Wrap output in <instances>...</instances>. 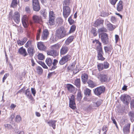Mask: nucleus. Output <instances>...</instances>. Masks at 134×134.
<instances>
[{
	"label": "nucleus",
	"mask_w": 134,
	"mask_h": 134,
	"mask_svg": "<svg viewBox=\"0 0 134 134\" xmlns=\"http://www.w3.org/2000/svg\"><path fill=\"white\" fill-rule=\"evenodd\" d=\"M8 16L9 20H13L17 24L20 22V15L17 11L15 12L13 14L11 11L9 12Z\"/></svg>",
	"instance_id": "nucleus-1"
},
{
	"label": "nucleus",
	"mask_w": 134,
	"mask_h": 134,
	"mask_svg": "<svg viewBox=\"0 0 134 134\" xmlns=\"http://www.w3.org/2000/svg\"><path fill=\"white\" fill-rule=\"evenodd\" d=\"M66 34V31L63 27H60L56 30V35L58 38L61 39L63 38Z\"/></svg>",
	"instance_id": "nucleus-2"
},
{
	"label": "nucleus",
	"mask_w": 134,
	"mask_h": 134,
	"mask_svg": "<svg viewBox=\"0 0 134 134\" xmlns=\"http://www.w3.org/2000/svg\"><path fill=\"white\" fill-rule=\"evenodd\" d=\"M105 88L103 86L97 87L93 90L94 94L96 95L99 96L104 93L105 91Z\"/></svg>",
	"instance_id": "nucleus-3"
},
{
	"label": "nucleus",
	"mask_w": 134,
	"mask_h": 134,
	"mask_svg": "<svg viewBox=\"0 0 134 134\" xmlns=\"http://www.w3.org/2000/svg\"><path fill=\"white\" fill-rule=\"evenodd\" d=\"M71 10L70 7L67 6H64L63 7V14L64 18L66 19L70 15Z\"/></svg>",
	"instance_id": "nucleus-4"
},
{
	"label": "nucleus",
	"mask_w": 134,
	"mask_h": 134,
	"mask_svg": "<svg viewBox=\"0 0 134 134\" xmlns=\"http://www.w3.org/2000/svg\"><path fill=\"white\" fill-rule=\"evenodd\" d=\"M69 106L72 109H75V97L73 94L71 95L70 97H69Z\"/></svg>",
	"instance_id": "nucleus-5"
},
{
	"label": "nucleus",
	"mask_w": 134,
	"mask_h": 134,
	"mask_svg": "<svg viewBox=\"0 0 134 134\" xmlns=\"http://www.w3.org/2000/svg\"><path fill=\"white\" fill-rule=\"evenodd\" d=\"M70 55L69 54L63 57L60 60L59 63L60 65L64 64L70 59Z\"/></svg>",
	"instance_id": "nucleus-6"
},
{
	"label": "nucleus",
	"mask_w": 134,
	"mask_h": 134,
	"mask_svg": "<svg viewBox=\"0 0 134 134\" xmlns=\"http://www.w3.org/2000/svg\"><path fill=\"white\" fill-rule=\"evenodd\" d=\"M32 6L33 9L36 11H38L40 9L38 0H32Z\"/></svg>",
	"instance_id": "nucleus-7"
},
{
	"label": "nucleus",
	"mask_w": 134,
	"mask_h": 134,
	"mask_svg": "<svg viewBox=\"0 0 134 134\" xmlns=\"http://www.w3.org/2000/svg\"><path fill=\"white\" fill-rule=\"evenodd\" d=\"M101 36L102 42L104 44H107L109 42V40L107 34L104 33H102Z\"/></svg>",
	"instance_id": "nucleus-8"
},
{
	"label": "nucleus",
	"mask_w": 134,
	"mask_h": 134,
	"mask_svg": "<svg viewBox=\"0 0 134 134\" xmlns=\"http://www.w3.org/2000/svg\"><path fill=\"white\" fill-rule=\"evenodd\" d=\"M120 99L124 103L128 104L129 102L130 98V96L127 94H124L121 96Z\"/></svg>",
	"instance_id": "nucleus-9"
},
{
	"label": "nucleus",
	"mask_w": 134,
	"mask_h": 134,
	"mask_svg": "<svg viewBox=\"0 0 134 134\" xmlns=\"http://www.w3.org/2000/svg\"><path fill=\"white\" fill-rule=\"evenodd\" d=\"M104 20L101 19H99L97 20L94 24V26L96 27H98L100 26L103 25Z\"/></svg>",
	"instance_id": "nucleus-10"
},
{
	"label": "nucleus",
	"mask_w": 134,
	"mask_h": 134,
	"mask_svg": "<svg viewBox=\"0 0 134 134\" xmlns=\"http://www.w3.org/2000/svg\"><path fill=\"white\" fill-rule=\"evenodd\" d=\"M69 49L68 46L66 45H63L62 46L60 50V54L61 55H64L66 54Z\"/></svg>",
	"instance_id": "nucleus-11"
},
{
	"label": "nucleus",
	"mask_w": 134,
	"mask_h": 134,
	"mask_svg": "<svg viewBox=\"0 0 134 134\" xmlns=\"http://www.w3.org/2000/svg\"><path fill=\"white\" fill-rule=\"evenodd\" d=\"M97 54L98 59L99 60L102 61L104 60L105 58L103 57V55L104 53L103 52L102 49H99L97 50Z\"/></svg>",
	"instance_id": "nucleus-12"
},
{
	"label": "nucleus",
	"mask_w": 134,
	"mask_h": 134,
	"mask_svg": "<svg viewBox=\"0 0 134 134\" xmlns=\"http://www.w3.org/2000/svg\"><path fill=\"white\" fill-rule=\"evenodd\" d=\"M21 20L23 26L25 27H27L29 24L27 16L26 15H24L22 18Z\"/></svg>",
	"instance_id": "nucleus-13"
},
{
	"label": "nucleus",
	"mask_w": 134,
	"mask_h": 134,
	"mask_svg": "<svg viewBox=\"0 0 134 134\" xmlns=\"http://www.w3.org/2000/svg\"><path fill=\"white\" fill-rule=\"evenodd\" d=\"M98 78L101 82L103 83L105 82H107L108 77L105 75L100 74Z\"/></svg>",
	"instance_id": "nucleus-14"
},
{
	"label": "nucleus",
	"mask_w": 134,
	"mask_h": 134,
	"mask_svg": "<svg viewBox=\"0 0 134 134\" xmlns=\"http://www.w3.org/2000/svg\"><path fill=\"white\" fill-rule=\"evenodd\" d=\"M49 35V32L47 29L44 30L42 34V35L41 38L43 40L47 39Z\"/></svg>",
	"instance_id": "nucleus-15"
},
{
	"label": "nucleus",
	"mask_w": 134,
	"mask_h": 134,
	"mask_svg": "<svg viewBox=\"0 0 134 134\" xmlns=\"http://www.w3.org/2000/svg\"><path fill=\"white\" fill-rule=\"evenodd\" d=\"M18 52L24 57H25L28 55L25 49L23 47H21L19 49Z\"/></svg>",
	"instance_id": "nucleus-16"
},
{
	"label": "nucleus",
	"mask_w": 134,
	"mask_h": 134,
	"mask_svg": "<svg viewBox=\"0 0 134 134\" xmlns=\"http://www.w3.org/2000/svg\"><path fill=\"white\" fill-rule=\"evenodd\" d=\"M33 20L35 23H41L42 22V19L40 16L36 15H34L33 16Z\"/></svg>",
	"instance_id": "nucleus-17"
},
{
	"label": "nucleus",
	"mask_w": 134,
	"mask_h": 134,
	"mask_svg": "<svg viewBox=\"0 0 134 134\" xmlns=\"http://www.w3.org/2000/svg\"><path fill=\"white\" fill-rule=\"evenodd\" d=\"M47 53L48 55L52 56L53 57H56L58 55V53L55 50H54L51 49L47 51Z\"/></svg>",
	"instance_id": "nucleus-18"
},
{
	"label": "nucleus",
	"mask_w": 134,
	"mask_h": 134,
	"mask_svg": "<svg viewBox=\"0 0 134 134\" xmlns=\"http://www.w3.org/2000/svg\"><path fill=\"white\" fill-rule=\"evenodd\" d=\"M123 8V2L120 1L117 4V10L118 12H121L122 11Z\"/></svg>",
	"instance_id": "nucleus-19"
},
{
	"label": "nucleus",
	"mask_w": 134,
	"mask_h": 134,
	"mask_svg": "<svg viewBox=\"0 0 134 134\" xmlns=\"http://www.w3.org/2000/svg\"><path fill=\"white\" fill-rule=\"evenodd\" d=\"M56 122V120H51L48 121H46V122L48 124L49 126L52 127L54 129H55Z\"/></svg>",
	"instance_id": "nucleus-20"
},
{
	"label": "nucleus",
	"mask_w": 134,
	"mask_h": 134,
	"mask_svg": "<svg viewBox=\"0 0 134 134\" xmlns=\"http://www.w3.org/2000/svg\"><path fill=\"white\" fill-rule=\"evenodd\" d=\"M88 77V75L86 73H84L81 75V80L83 83L85 84L87 82Z\"/></svg>",
	"instance_id": "nucleus-21"
},
{
	"label": "nucleus",
	"mask_w": 134,
	"mask_h": 134,
	"mask_svg": "<svg viewBox=\"0 0 134 134\" xmlns=\"http://www.w3.org/2000/svg\"><path fill=\"white\" fill-rule=\"evenodd\" d=\"M38 48L40 50L44 51L46 49V47L44 45L43 42H39L37 44Z\"/></svg>",
	"instance_id": "nucleus-22"
},
{
	"label": "nucleus",
	"mask_w": 134,
	"mask_h": 134,
	"mask_svg": "<svg viewBox=\"0 0 134 134\" xmlns=\"http://www.w3.org/2000/svg\"><path fill=\"white\" fill-rule=\"evenodd\" d=\"M130 124H128L125 125L123 128V131L125 133H127L129 132Z\"/></svg>",
	"instance_id": "nucleus-23"
},
{
	"label": "nucleus",
	"mask_w": 134,
	"mask_h": 134,
	"mask_svg": "<svg viewBox=\"0 0 134 134\" xmlns=\"http://www.w3.org/2000/svg\"><path fill=\"white\" fill-rule=\"evenodd\" d=\"M34 50V48L32 46H31V47L28 48L27 52L30 56L32 57L33 56L35 52Z\"/></svg>",
	"instance_id": "nucleus-24"
},
{
	"label": "nucleus",
	"mask_w": 134,
	"mask_h": 134,
	"mask_svg": "<svg viewBox=\"0 0 134 134\" xmlns=\"http://www.w3.org/2000/svg\"><path fill=\"white\" fill-rule=\"evenodd\" d=\"M93 43H96L97 46V50L99 49H102V44L98 40H95L93 41Z\"/></svg>",
	"instance_id": "nucleus-25"
},
{
	"label": "nucleus",
	"mask_w": 134,
	"mask_h": 134,
	"mask_svg": "<svg viewBox=\"0 0 134 134\" xmlns=\"http://www.w3.org/2000/svg\"><path fill=\"white\" fill-rule=\"evenodd\" d=\"M87 82L88 85V86L92 88H93L97 85V84L95 82L90 80H88Z\"/></svg>",
	"instance_id": "nucleus-26"
},
{
	"label": "nucleus",
	"mask_w": 134,
	"mask_h": 134,
	"mask_svg": "<svg viewBox=\"0 0 134 134\" xmlns=\"http://www.w3.org/2000/svg\"><path fill=\"white\" fill-rule=\"evenodd\" d=\"M84 94L87 97H88L91 96V90L88 88H86L84 91Z\"/></svg>",
	"instance_id": "nucleus-27"
},
{
	"label": "nucleus",
	"mask_w": 134,
	"mask_h": 134,
	"mask_svg": "<svg viewBox=\"0 0 134 134\" xmlns=\"http://www.w3.org/2000/svg\"><path fill=\"white\" fill-rule=\"evenodd\" d=\"M74 39L73 36L69 37L65 41V44L66 45H68Z\"/></svg>",
	"instance_id": "nucleus-28"
},
{
	"label": "nucleus",
	"mask_w": 134,
	"mask_h": 134,
	"mask_svg": "<svg viewBox=\"0 0 134 134\" xmlns=\"http://www.w3.org/2000/svg\"><path fill=\"white\" fill-rule=\"evenodd\" d=\"M27 38L25 37L23 38L22 41L20 40L17 41V43L19 45L22 46L25 43L27 40Z\"/></svg>",
	"instance_id": "nucleus-29"
},
{
	"label": "nucleus",
	"mask_w": 134,
	"mask_h": 134,
	"mask_svg": "<svg viewBox=\"0 0 134 134\" xmlns=\"http://www.w3.org/2000/svg\"><path fill=\"white\" fill-rule=\"evenodd\" d=\"M68 91L71 92H74L75 90V87L71 84H68L67 86Z\"/></svg>",
	"instance_id": "nucleus-30"
},
{
	"label": "nucleus",
	"mask_w": 134,
	"mask_h": 134,
	"mask_svg": "<svg viewBox=\"0 0 134 134\" xmlns=\"http://www.w3.org/2000/svg\"><path fill=\"white\" fill-rule=\"evenodd\" d=\"M75 63L74 62L72 63L71 65L68 67V69L71 71H73L74 70H75V68H76V67L75 66ZM74 72H75L74 71Z\"/></svg>",
	"instance_id": "nucleus-31"
},
{
	"label": "nucleus",
	"mask_w": 134,
	"mask_h": 134,
	"mask_svg": "<svg viewBox=\"0 0 134 134\" xmlns=\"http://www.w3.org/2000/svg\"><path fill=\"white\" fill-rule=\"evenodd\" d=\"M58 62V61L57 60L54 59V62L52 63V64L53 65L52 66L51 68H50V70H53L55 69L57 67L56 65Z\"/></svg>",
	"instance_id": "nucleus-32"
},
{
	"label": "nucleus",
	"mask_w": 134,
	"mask_h": 134,
	"mask_svg": "<svg viewBox=\"0 0 134 134\" xmlns=\"http://www.w3.org/2000/svg\"><path fill=\"white\" fill-rule=\"evenodd\" d=\"M25 94L26 95L27 98L30 99H32V96L29 90V89H27L25 91Z\"/></svg>",
	"instance_id": "nucleus-33"
},
{
	"label": "nucleus",
	"mask_w": 134,
	"mask_h": 134,
	"mask_svg": "<svg viewBox=\"0 0 134 134\" xmlns=\"http://www.w3.org/2000/svg\"><path fill=\"white\" fill-rule=\"evenodd\" d=\"M75 85L78 88H80L81 86L80 80V79H77L75 81Z\"/></svg>",
	"instance_id": "nucleus-34"
},
{
	"label": "nucleus",
	"mask_w": 134,
	"mask_h": 134,
	"mask_svg": "<svg viewBox=\"0 0 134 134\" xmlns=\"http://www.w3.org/2000/svg\"><path fill=\"white\" fill-rule=\"evenodd\" d=\"M46 62L49 66H51L52 65V59L50 58H48L46 59Z\"/></svg>",
	"instance_id": "nucleus-35"
},
{
	"label": "nucleus",
	"mask_w": 134,
	"mask_h": 134,
	"mask_svg": "<svg viewBox=\"0 0 134 134\" xmlns=\"http://www.w3.org/2000/svg\"><path fill=\"white\" fill-rule=\"evenodd\" d=\"M108 130V128L107 125H104L102 127V130L103 131H104L103 134H107V131ZM100 132L101 130H99V134H100Z\"/></svg>",
	"instance_id": "nucleus-36"
},
{
	"label": "nucleus",
	"mask_w": 134,
	"mask_h": 134,
	"mask_svg": "<svg viewBox=\"0 0 134 134\" xmlns=\"http://www.w3.org/2000/svg\"><path fill=\"white\" fill-rule=\"evenodd\" d=\"M59 48V45L58 44H56L51 46V49L55 50L58 49Z\"/></svg>",
	"instance_id": "nucleus-37"
},
{
	"label": "nucleus",
	"mask_w": 134,
	"mask_h": 134,
	"mask_svg": "<svg viewBox=\"0 0 134 134\" xmlns=\"http://www.w3.org/2000/svg\"><path fill=\"white\" fill-rule=\"evenodd\" d=\"M82 96L80 90H79L78 91L77 95V99L78 101H80L82 98Z\"/></svg>",
	"instance_id": "nucleus-38"
},
{
	"label": "nucleus",
	"mask_w": 134,
	"mask_h": 134,
	"mask_svg": "<svg viewBox=\"0 0 134 134\" xmlns=\"http://www.w3.org/2000/svg\"><path fill=\"white\" fill-rule=\"evenodd\" d=\"M112 49V47L111 46H105L104 47V49L105 52H107L109 53L108 52H111Z\"/></svg>",
	"instance_id": "nucleus-39"
},
{
	"label": "nucleus",
	"mask_w": 134,
	"mask_h": 134,
	"mask_svg": "<svg viewBox=\"0 0 134 134\" xmlns=\"http://www.w3.org/2000/svg\"><path fill=\"white\" fill-rule=\"evenodd\" d=\"M54 18H49V20L48 24H49L50 25H54L55 22L54 21Z\"/></svg>",
	"instance_id": "nucleus-40"
},
{
	"label": "nucleus",
	"mask_w": 134,
	"mask_h": 134,
	"mask_svg": "<svg viewBox=\"0 0 134 134\" xmlns=\"http://www.w3.org/2000/svg\"><path fill=\"white\" fill-rule=\"evenodd\" d=\"M40 13L41 15H42L44 18H45L47 16V13L46 11V10L43 9L40 11Z\"/></svg>",
	"instance_id": "nucleus-41"
},
{
	"label": "nucleus",
	"mask_w": 134,
	"mask_h": 134,
	"mask_svg": "<svg viewBox=\"0 0 134 134\" xmlns=\"http://www.w3.org/2000/svg\"><path fill=\"white\" fill-rule=\"evenodd\" d=\"M97 68L99 71L102 70L103 69H104V67L103 64L102 63L98 64L97 65Z\"/></svg>",
	"instance_id": "nucleus-42"
},
{
	"label": "nucleus",
	"mask_w": 134,
	"mask_h": 134,
	"mask_svg": "<svg viewBox=\"0 0 134 134\" xmlns=\"http://www.w3.org/2000/svg\"><path fill=\"white\" fill-rule=\"evenodd\" d=\"M76 26L75 25H72L71 27L69 34H70L74 31L76 29Z\"/></svg>",
	"instance_id": "nucleus-43"
},
{
	"label": "nucleus",
	"mask_w": 134,
	"mask_h": 134,
	"mask_svg": "<svg viewBox=\"0 0 134 134\" xmlns=\"http://www.w3.org/2000/svg\"><path fill=\"white\" fill-rule=\"evenodd\" d=\"M17 0H12V2L11 5V7L14 8L17 6Z\"/></svg>",
	"instance_id": "nucleus-44"
},
{
	"label": "nucleus",
	"mask_w": 134,
	"mask_h": 134,
	"mask_svg": "<svg viewBox=\"0 0 134 134\" xmlns=\"http://www.w3.org/2000/svg\"><path fill=\"white\" fill-rule=\"evenodd\" d=\"M49 18H55V14L53 11H50L49 12Z\"/></svg>",
	"instance_id": "nucleus-45"
},
{
	"label": "nucleus",
	"mask_w": 134,
	"mask_h": 134,
	"mask_svg": "<svg viewBox=\"0 0 134 134\" xmlns=\"http://www.w3.org/2000/svg\"><path fill=\"white\" fill-rule=\"evenodd\" d=\"M107 30V29L104 27H102L98 29V31L99 33H102L103 32H106Z\"/></svg>",
	"instance_id": "nucleus-46"
},
{
	"label": "nucleus",
	"mask_w": 134,
	"mask_h": 134,
	"mask_svg": "<svg viewBox=\"0 0 134 134\" xmlns=\"http://www.w3.org/2000/svg\"><path fill=\"white\" fill-rule=\"evenodd\" d=\"M107 26L108 29L109 30H112L114 29L113 25L110 23L107 24Z\"/></svg>",
	"instance_id": "nucleus-47"
},
{
	"label": "nucleus",
	"mask_w": 134,
	"mask_h": 134,
	"mask_svg": "<svg viewBox=\"0 0 134 134\" xmlns=\"http://www.w3.org/2000/svg\"><path fill=\"white\" fill-rule=\"evenodd\" d=\"M96 29L94 28H92L91 30V32L94 36H96L97 35V33L96 31Z\"/></svg>",
	"instance_id": "nucleus-48"
},
{
	"label": "nucleus",
	"mask_w": 134,
	"mask_h": 134,
	"mask_svg": "<svg viewBox=\"0 0 134 134\" xmlns=\"http://www.w3.org/2000/svg\"><path fill=\"white\" fill-rule=\"evenodd\" d=\"M68 21L70 25H71L74 24V21L72 19L71 16H70L68 19Z\"/></svg>",
	"instance_id": "nucleus-49"
},
{
	"label": "nucleus",
	"mask_w": 134,
	"mask_h": 134,
	"mask_svg": "<svg viewBox=\"0 0 134 134\" xmlns=\"http://www.w3.org/2000/svg\"><path fill=\"white\" fill-rule=\"evenodd\" d=\"M37 70L38 73L41 74L42 73L43 70L42 68L40 66H38L36 68Z\"/></svg>",
	"instance_id": "nucleus-50"
},
{
	"label": "nucleus",
	"mask_w": 134,
	"mask_h": 134,
	"mask_svg": "<svg viewBox=\"0 0 134 134\" xmlns=\"http://www.w3.org/2000/svg\"><path fill=\"white\" fill-rule=\"evenodd\" d=\"M38 58L40 60H43L44 59V56L42 53H39L38 55Z\"/></svg>",
	"instance_id": "nucleus-51"
},
{
	"label": "nucleus",
	"mask_w": 134,
	"mask_h": 134,
	"mask_svg": "<svg viewBox=\"0 0 134 134\" xmlns=\"http://www.w3.org/2000/svg\"><path fill=\"white\" fill-rule=\"evenodd\" d=\"M41 33V31L40 30H38L36 35V40H38L40 39Z\"/></svg>",
	"instance_id": "nucleus-52"
},
{
	"label": "nucleus",
	"mask_w": 134,
	"mask_h": 134,
	"mask_svg": "<svg viewBox=\"0 0 134 134\" xmlns=\"http://www.w3.org/2000/svg\"><path fill=\"white\" fill-rule=\"evenodd\" d=\"M21 119L20 115H17L15 118V121L17 122H19L21 120Z\"/></svg>",
	"instance_id": "nucleus-53"
},
{
	"label": "nucleus",
	"mask_w": 134,
	"mask_h": 134,
	"mask_svg": "<svg viewBox=\"0 0 134 134\" xmlns=\"http://www.w3.org/2000/svg\"><path fill=\"white\" fill-rule=\"evenodd\" d=\"M31 41H28L25 44V47L26 48L31 47Z\"/></svg>",
	"instance_id": "nucleus-54"
},
{
	"label": "nucleus",
	"mask_w": 134,
	"mask_h": 134,
	"mask_svg": "<svg viewBox=\"0 0 134 134\" xmlns=\"http://www.w3.org/2000/svg\"><path fill=\"white\" fill-rule=\"evenodd\" d=\"M101 103V100H99L96 102L95 103H94V105H96L94 106V107H98L100 105Z\"/></svg>",
	"instance_id": "nucleus-55"
},
{
	"label": "nucleus",
	"mask_w": 134,
	"mask_h": 134,
	"mask_svg": "<svg viewBox=\"0 0 134 134\" xmlns=\"http://www.w3.org/2000/svg\"><path fill=\"white\" fill-rule=\"evenodd\" d=\"M109 15V14L107 12H103L101 13V16L102 17H105Z\"/></svg>",
	"instance_id": "nucleus-56"
},
{
	"label": "nucleus",
	"mask_w": 134,
	"mask_h": 134,
	"mask_svg": "<svg viewBox=\"0 0 134 134\" xmlns=\"http://www.w3.org/2000/svg\"><path fill=\"white\" fill-rule=\"evenodd\" d=\"M118 0H109L110 3L113 5L114 6Z\"/></svg>",
	"instance_id": "nucleus-57"
},
{
	"label": "nucleus",
	"mask_w": 134,
	"mask_h": 134,
	"mask_svg": "<svg viewBox=\"0 0 134 134\" xmlns=\"http://www.w3.org/2000/svg\"><path fill=\"white\" fill-rule=\"evenodd\" d=\"M103 65L104 69H106L108 68L109 64L107 62H104Z\"/></svg>",
	"instance_id": "nucleus-58"
},
{
	"label": "nucleus",
	"mask_w": 134,
	"mask_h": 134,
	"mask_svg": "<svg viewBox=\"0 0 134 134\" xmlns=\"http://www.w3.org/2000/svg\"><path fill=\"white\" fill-rule=\"evenodd\" d=\"M39 64L42 66V67L45 69H47L48 67L45 63L42 62H40Z\"/></svg>",
	"instance_id": "nucleus-59"
},
{
	"label": "nucleus",
	"mask_w": 134,
	"mask_h": 134,
	"mask_svg": "<svg viewBox=\"0 0 134 134\" xmlns=\"http://www.w3.org/2000/svg\"><path fill=\"white\" fill-rule=\"evenodd\" d=\"M111 21L113 23H115L116 21V18L114 16H112L111 18Z\"/></svg>",
	"instance_id": "nucleus-60"
},
{
	"label": "nucleus",
	"mask_w": 134,
	"mask_h": 134,
	"mask_svg": "<svg viewBox=\"0 0 134 134\" xmlns=\"http://www.w3.org/2000/svg\"><path fill=\"white\" fill-rule=\"evenodd\" d=\"M9 75V74L8 73H7L5 74L3 78L2 82L3 83L4 82L5 80Z\"/></svg>",
	"instance_id": "nucleus-61"
},
{
	"label": "nucleus",
	"mask_w": 134,
	"mask_h": 134,
	"mask_svg": "<svg viewBox=\"0 0 134 134\" xmlns=\"http://www.w3.org/2000/svg\"><path fill=\"white\" fill-rule=\"evenodd\" d=\"M25 11L26 13H31L30 9L29 7L27 6L26 7Z\"/></svg>",
	"instance_id": "nucleus-62"
},
{
	"label": "nucleus",
	"mask_w": 134,
	"mask_h": 134,
	"mask_svg": "<svg viewBox=\"0 0 134 134\" xmlns=\"http://www.w3.org/2000/svg\"><path fill=\"white\" fill-rule=\"evenodd\" d=\"M69 1L70 0H64L63 3V5H68L69 3Z\"/></svg>",
	"instance_id": "nucleus-63"
},
{
	"label": "nucleus",
	"mask_w": 134,
	"mask_h": 134,
	"mask_svg": "<svg viewBox=\"0 0 134 134\" xmlns=\"http://www.w3.org/2000/svg\"><path fill=\"white\" fill-rule=\"evenodd\" d=\"M5 127L7 128L8 129H10L12 127V126L9 124H6L4 125Z\"/></svg>",
	"instance_id": "nucleus-64"
}]
</instances>
